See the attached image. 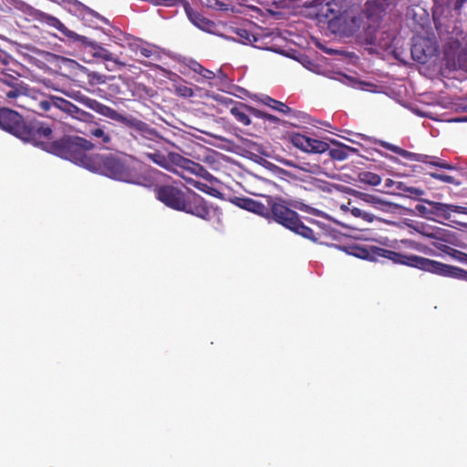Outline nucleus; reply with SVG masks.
<instances>
[{"label": "nucleus", "mask_w": 467, "mask_h": 467, "mask_svg": "<svg viewBox=\"0 0 467 467\" xmlns=\"http://www.w3.org/2000/svg\"><path fill=\"white\" fill-rule=\"evenodd\" d=\"M446 249L450 250V252H447L452 258H454L457 261L467 263V254H464L461 251L450 248L448 246H444Z\"/></svg>", "instance_id": "c9c22d12"}, {"label": "nucleus", "mask_w": 467, "mask_h": 467, "mask_svg": "<svg viewBox=\"0 0 467 467\" xmlns=\"http://www.w3.org/2000/svg\"><path fill=\"white\" fill-rule=\"evenodd\" d=\"M409 227L420 235L434 240L435 242H432V244L441 250L442 248L438 242H450L451 237L452 236V233L446 229L435 227L423 223L409 224ZM443 251L445 250L443 249Z\"/></svg>", "instance_id": "f8f14e48"}, {"label": "nucleus", "mask_w": 467, "mask_h": 467, "mask_svg": "<svg viewBox=\"0 0 467 467\" xmlns=\"http://www.w3.org/2000/svg\"><path fill=\"white\" fill-rule=\"evenodd\" d=\"M358 197L363 202L368 204L379 214H399L403 207L398 203L390 202L389 200L376 194L366 192H358Z\"/></svg>", "instance_id": "9d476101"}, {"label": "nucleus", "mask_w": 467, "mask_h": 467, "mask_svg": "<svg viewBox=\"0 0 467 467\" xmlns=\"http://www.w3.org/2000/svg\"><path fill=\"white\" fill-rule=\"evenodd\" d=\"M52 133L47 138L42 139L45 142L37 143L45 150L57 155L63 159L68 160L77 165L82 166L87 170L95 168L93 166L95 155L89 156L87 150L94 147V143L78 136H65L59 140L51 141Z\"/></svg>", "instance_id": "7ed1b4c3"}, {"label": "nucleus", "mask_w": 467, "mask_h": 467, "mask_svg": "<svg viewBox=\"0 0 467 467\" xmlns=\"http://www.w3.org/2000/svg\"><path fill=\"white\" fill-rule=\"evenodd\" d=\"M447 220H451V214L453 213H462V214H467V207H464V206H460V205H454V204H448L447 203Z\"/></svg>", "instance_id": "473e14b6"}, {"label": "nucleus", "mask_w": 467, "mask_h": 467, "mask_svg": "<svg viewBox=\"0 0 467 467\" xmlns=\"http://www.w3.org/2000/svg\"><path fill=\"white\" fill-rule=\"evenodd\" d=\"M350 213L353 216L355 217H358V218H360V216L363 214L364 213V210L360 209V208H357V207H353L351 208L350 210Z\"/></svg>", "instance_id": "8fccbe9b"}, {"label": "nucleus", "mask_w": 467, "mask_h": 467, "mask_svg": "<svg viewBox=\"0 0 467 467\" xmlns=\"http://www.w3.org/2000/svg\"><path fill=\"white\" fill-rule=\"evenodd\" d=\"M84 46L90 47L93 49V56L95 57L102 58L106 61H113L116 64L120 66H124L125 64L120 62L117 57H114L112 53H110L106 48L102 47L100 45L89 40L86 37V41H78Z\"/></svg>", "instance_id": "6ab92c4d"}, {"label": "nucleus", "mask_w": 467, "mask_h": 467, "mask_svg": "<svg viewBox=\"0 0 467 467\" xmlns=\"http://www.w3.org/2000/svg\"><path fill=\"white\" fill-rule=\"evenodd\" d=\"M435 51V47L431 45L428 40L423 39L413 44L411 56L414 60L424 64L428 61V57L434 55Z\"/></svg>", "instance_id": "2eb2a0df"}, {"label": "nucleus", "mask_w": 467, "mask_h": 467, "mask_svg": "<svg viewBox=\"0 0 467 467\" xmlns=\"http://www.w3.org/2000/svg\"><path fill=\"white\" fill-rule=\"evenodd\" d=\"M77 99L88 109L112 120L118 121L129 128L133 129L135 132L145 139L156 140L160 138L158 132L154 129L150 127L147 123L132 116L120 114L114 109L84 95L78 96Z\"/></svg>", "instance_id": "1a4fd4ad"}, {"label": "nucleus", "mask_w": 467, "mask_h": 467, "mask_svg": "<svg viewBox=\"0 0 467 467\" xmlns=\"http://www.w3.org/2000/svg\"><path fill=\"white\" fill-rule=\"evenodd\" d=\"M406 190L407 196L411 198H418L424 194V191L420 188L408 186Z\"/></svg>", "instance_id": "4c0bfd02"}, {"label": "nucleus", "mask_w": 467, "mask_h": 467, "mask_svg": "<svg viewBox=\"0 0 467 467\" xmlns=\"http://www.w3.org/2000/svg\"><path fill=\"white\" fill-rule=\"evenodd\" d=\"M230 113L243 125L248 126L251 124L248 105L242 102H236L230 109Z\"/></svg>", "instance_id": "b1692460"}, {"label": "nucleus", "mask_w": 467, "mask_h": 467, "mask_svg": "<svg viewBox=\"0 0 467 467\" xmlns=\"http://www.w3.org/2000/svg\"><path fill=\"white\" fill-rule=\"evenodd\" d=\"M401 243L404 244L408 247L420 251L419 244L414 241L406 239V240H401Z\"/></svg>", "instance_id": "de8ad7c7"}, {"label": "nucleus", "mask_w": 467, "mask_h": 467, "mask_svg": "<svg viewBox=\"0 0 467 467\" xmlns=\"http://www.w3.org/2000/svg\"><path fill=\"white\" fill-rule=\"evenodd\" d=\"M291 141L295 147L306 152L323 153L329 150L327 142L299 133L294 134L291 137Z\"/></svg>", "instance_id": "ddd939ff"}, {"label": "nucleus", "mask_w": 467, "mask_h": 467, "mask_svg": "<svg viewBox=\"0 0 467 467\" xmlns=\"http://www.w3.org/2000/svg\"><path fill=\"white\" fill-rule=\"evenodd\" d=\"M369 258L371 260L385 258L395 264L415 267L445 277L467 281L466 270L415 254H400L385 248L374 247Z\"/></svg>", "instance_id": "f03ea898"}, {"label": "nucleus", "mask_w": 467, "mask_h": 467, "mask_svg": "<svg viewBox=\"0 0 467 467\" xmlns=\"http://www.w3.org/2000/svg\"><path fill=\"white\" fill-rule=\"evenodd\" d=\"M335 79H337L346 85H353V83H354L352 78H350L347 75L341 74V73L337 74V77L335 78Z\"/></svg>", "instance_id": "a19ab883"}, {"label": "nucleus", "mask_w": 467, "mask_h": 467, "mask_svg": "<svg viewBox=\"0 0 467 467\" xmlns=\"http://www.w3.org/2000/svg\"><path fill=\"white\" fill-rule=\"evenodd\" d=\"M2 57H3V53H2V51L0 50V60L2 59Z\"/></svg>", "instance_id": "4d7b16f0"}, {"label": "nucleus", "mask_w": 467, "mask_h": 467, "mask_svg": "<svg viewBox=\"0 0 467 467\" xmlns=\"http://www.w3.org/2000/svg\"><path fill=\"white\" fill-rule=\"evenodd\" d=\"M88 78L90 79V81H95L99 84H103L106 82V77L98 72H90L88 74Z\"/></svg>", "instance_id": "ea45409f"}, {"label": "nucleus", "mask_w": 467, "mask_h": 467, "mask_svg": "<svg viewBox=\"0 0 467 467\" xmlns=\"http://www.w3.org/2000/svg\"><path fill=\"white\" fill-rule=\"evenodd\" d=\"M174 91L178 96L183 98H191L194 95L192 88L184 83L174 84Z\"/></svg>", "instance_id": "7c9ffc66"}, {"label": "nucleus", "mask_w": 467, "mask_h": 467, "mask_svg": "<svg viewBox=\"0 0 467 467\" xmlns=\"http://www.w3.org/2000/svg\"><path fill=\"white\" fill-rule=\"evenodd\" d=\"M59 111L67 113L68 115L84 121H88L92 117L89 113L80 109L73 103L61 98L58 101Z\"/></svg>", "instance_id": "aec40b11"}, {"label": "nucleus", "mask_w": 467, "mask_h": 467, "mask_svg": "<svg viewBox=\"0 0 467 467\" xmlns=\"http://www.w3.org/2000/svg\"><path fill=\"white\" fill-rule=\"evenodd\" d=\"M467 0H457L455 3V9H460Z\"/></svg>", "instance_id": "864d4df0"}, {"label": "nucleus", "mask_w": 467, "mask_h": 467, "mask_svg": "<svg viewBox=\"0 0 467 467\" xmlns=\"http://www.w3.org/2000/svg\"><path fill=\"white\" fill-rule=\"evenodd\" d=\"M431 176L439 181H441L443 182L451 183V184H455V185L460 184V182H457L454 177L450 176V175L433 172V173H431Z\"/></svg>", "instance_id": "f704fd0d"}, {"label": "nucleus", "mask_w": 467, "mask_h": 467, "mask_svg": "<svg viewBox=\"0 0 467 467\" xmlns=\"http://www.w3.org/2000/svg\"><path fill=\"white\" fill-rule=\"evenodd\" d=\"M421 202L424 203H419L415 206V210L420 216L438 223L447 220V203L429 200H421Z\"/></svg>", "instance_id": "9b49d317"}, {"label": "nucleus", "mask_w": 467, "mask_h": 467, "mask_svg": "<svg viewBox=\"0 0 467 467\" xmlns=\"http://www.w3.org/2000/svg\"><path fill=\"white\" fill-rule=\"evenodd\" d=\"M331 143L336 147L328 150L329 156L336 161H344L348 159L351 153L358 151L357 149L347 146L336 140H331Z\"/></svg>", "instance_id": "4be33fe9"}, {"label": "nucleus", "mask_w": 467, "mask_h": 467, "mask_svg": "<svg viewBox=\"0 0 467 467\" xmlns=\"http://www.w3.org/2000/svg\"><path fill=\"white\" fill-rule=\"evenodd\" d=\"M396 182H395V181H393V180H391V179H387V180L385 181V187H386V188L393 187V186H395V183H396Z\"/></svg>", "instance_id": "603ef678"}, {"label": "nucleus", "mask_w": 467, "mask_h": 467, "mask_svg": "<svg viewBox=\"0 0 467 467\" xmlns=\"http://www.w3.org/2000/svg\"><path fill=\"white\" fill-rule=\"evenodd\" d=\"M185 181H186L189 184L192 185L193 187H195V188H197V189H199V190H201V191H204V188H203V187H205V185H204L203 183H202V182H197V181H195V180H193V179H191V178H185Z\"/></svg>", "instance_id": "49530a36"}, {"label": "nucleus", "mask_w": 467, "mask_h": 467, "mask_svg": "<svg viewBox=\"0 0 467 467\" xmlns=\"http://www.w3.org/2000/svg\"><path fill=\"white\" fill-rule=\"evenodd\" d=\"M61 98L58 97H51L47 99H43L36 103V109H32V110H40L42 114H46L47 117L56 119L58 117V101H60ZM31 109V108H28Z\"/></svg>", "instance_id": "a211bd4d"}, {"label": "nucleus", "mask_w": 467, "mask_h": 467, "mask_svg": "<svg viewBox=\"0 0 467 467\" xmlns=\"http://www.w3.org/2000/svg\"><path fill=\"white\" fill-rule=\"evenodd\" d=\"M264 119L268 120L269 122H271L273 124H277L280 121V119L277 117L268 114L266 112H265V117Z\"/></svg>", "instance_id": "09e8293b"}, {"label": "nucleus", "mask_w": 467, "mask_h": 467, "mask_svg": "<svg viewBox=\"0 0 467 467\" xmlns=\"http://www.w3.org/2000/svg\"><path fill=\"white\" fill-rule=\"evenodd\" d=\"M183 167L190 172L203 178L208 182H213L214 180V177L199 163L185 160Z\"/></svg>", "instance_id": "a878e982"}, {"label": "nucleus", "mask_w": 467, "mask_h": 467, "mask_svg": "<svg viewBox=\"0 0 467 467\" xmlns=\"http://www.w3.org/2000/svg\"><path fill=\"white\" fill-rule=\"evenodd\" d=\"M266 203L269 210L266 218L274 220L286 229L313 242H317L319 234L306 226L299 219L296 212L289 208L286 202L280 198L266 196Z\"/></svg>", "instance_id": "0eeeda50"}, {"label": "nucleus", "mask_w": 467, "mask_h": 467, "mask_svg": "<svg viewBox=\"0 0 467 467\" xmlns=\"http://www.w3.org/2000/svg\"><path fill=\"white\" fill-rule=\"evenodd\" d=\"M5 97L9 102H15L16 105L23 108H26L25 101L28 100V97L26 94V88L23 87H11L5 91Z\"/></svg>", "instance_id": "393cba45"}, {"label": "nucleus", "mask_w": 467, "mask_h": 467, "mask_svg": "<svg viewBox=\"0 0 467 467\" xmlns=\"http://www.w3.org/2000/svg\"><path fill=\"white\" fill-rule=\"evenodd\" d=\"M185 12L189 20L198 28L209 31L213 23L201 15L198 11L192 9L189 5L185 6Z\"/></svg>", "instance_id": "412c9836"}, {"label": "nucleus", "mask_w": 467, "mask_h": 467, "mask_svg": "<svg viewBox=\"0 0 467 467\" xmlns=\"http://www.w3.org/2000/svg\"><path fill=\"white\" fill-rule=\"evenodd\" d=\"M224 103L233 102L232 99H225L223 100Z\"/></svg>", "instance_id": "6e6d98bb"}, {"label": "nucleus", "mask_w": 467, "mask_h": 467, "mask_svg": "<svg viewBox=\"0 0 467 467\" xmlns=\"http://www.w3.org/2000/svg\"><path fill=\"white\" fill-rule=\"evenodd\" d=\"M149 158L161 167H166L168 164V161L166 160L165 156L160 153H150L149 154Z\"/></svg>", "instance_id": "e433bc0d"}, {"label": "nucleus", "mask_w": 467, "mask_h": 467, "mask_svg": "<svg viewBox=\"0 0 467 467\" xmlns=\"http://www.w3.org/2000/svg\"><path fill=\"white\" fill-rule=\"evenodd\" d=\"M360 218L363 219L364 221L368 222V223H372L375 220H379V221H383V222L389 223L388 221H386L384 219H381L379 215L374 214V213H369V212H366V211H364V213L360 216Z\"/></svg>", "instance_id": "58836bf2"}, {"label": "nucleus", "mask_w": 467, "mask_h": 467, "mask_svg": "<svg viewBox=\"0 0 467 467\" xmlns=\"http://www.w3.org/2000/svg\"><path fill=\"white\" fill-rule=\"evenodd\" d=\"M428 164H431L432 166L440 167L446 170H455L456 168L451 164H448L442 161H441L437 157L430 156V159L428 160Z\"/></svg>", "instance_id": "72a5a7b5"}, {"label": "nucleus", "mask_w": 467, "mask_h": 467, "mask_svg": "<svg viewBox=\"0 0 467 467\" xmlns=\"http://www.w3.org/2000/svg\"><path fill=\"white\" fill-rule=\"evenodd\" d=\"M364 17H366V13L359 14L358 16H350L348 15L344 17H341L338 22L341 25V31L345 35H353L357 33L360 27L361 24L364 23Z\"/></svg>", "instance_id": "f3484780"}, {"label": "nucleus", "mask_w": 467, "mask_h": 467, "mask_svg": "<svg viewBox=\"0 0 467 467\" xmlns=\"http://www.w3.org/2000/svg\"><path fill=\"white\" fill-rule=\"evenodd\" d=\"M407 187H408V186H407L404 182H397L395 183V188H396V190L401 191V192H405V193H406V192H407V190H406V189H407Z\"/></svg>", "instance_id": "3c124183"}, {"label": "nucleus", "mask_w": 467, "mask_h": 467, "mask_svg": "<svg viewBox=\"0 0 467 467\" xmlns=\"http://www.w3.org/2000/svg\"><path fill=\"white\" fill-rule=\"evenodd\" d=\"M198 74L200 76H202L203 78L209 79V80L214 78V77H215V74L213 71H211L203 67H202L201 71Z\"/></svg>", "instance_id": "37998d69"}, {"label": "nucleus", "mask_w": 467, "mask_h": 467, "mask_svg": "<svg viewBox=\"0 0 467 467\" xmlns=\"http://www.w3.org/2000/svg\"><path fill=\"white\" fill-rule=\"evenodd\" d=\"M369 258L371 260L385 258L395 264L415 267L445 277L467 281L466 270L415 254H400L385 248L374 247Z\"/></svg>", "instance_id": "f257e3e1"}, {"label": "nucleus", "mask_w": 467, "mask_h": 467, "mask_svg": "<svg viewBox=\"0 0 467 467\" xmlns=\"http://www.w3.org/2000/svg\"><path fill=\"white\" fill-rule=\"evenodd\" d=\"M239 206L247 211L262 215L264 217L268 216L269 213L267 204L265 205L250 198L240 199Z\"/></svg>", "instance_id": "5701e85b"}, {"label": "nucleus", "mask_w": 467, "mask_h": 467, "mask_svg": "<svg viewBox=\"0 0 467 467\" xmlns=\"http://www.w3.org/2000/svg\"><path fill=\"white\" fill-rule=\"evenodd\" d=\"M258 101L261 102L262 104L269 107L270 109L279 111V112H282L284 114H289L291 111V109L288 106H286L285 103L275 100L266 95H262L261 97H259Z\"/></svg>", "instance_id": "cd10ccee"}, {"label": "nucleus", "mask_w": 467, "mask_h": 467, "mask_svg": "<svg viewBox=\"0 0 467 467\" xmlns=\"http://www.w3.org/2000/svg\"><path fill=\"white\" fill-rule=\"evenodd\" d=\"M187 66L191 70H192L195 73H199L202 67V66L195 60H190Z\"/></svg>", "instance_id": "c03bdc74"}, {"label": "nucleus", "mask_w": 467, "mask_h": 467, "mask_svg": "<svg viewBox=\"0 0 467 467\" xmlns=\"http://www.w3.org/2000/svg\"><path fill=\"white\" fill-rule=\"evenodd\" d=\"M313 223L317 225L319 228L323 229V223H319V222H317V221H313Z\"/></svg>", "instance_id": "5fc2aeb1"}, {"label": "nucleus", "mask_w": 467, "mask_h": 467, "mask_svg": "<svg viewBox=\"0 0 467 467\" xmlns=\"http://www.w3.org/2000/svg\"><path fill=\"white\" fill-rule=\"evenodd\" d=\"M132 47H133V50L137 54H140V56H142L144 57H150L153 54L151 47L149 46L134 44Z\"/></svg>", "instance_id": "2f4dec72"}, {"label": "nucleus", "mask_w": 467, "mask_h": 467, "mask_svg": "<svg viewBox=\"0 0 467 467\" xmlns=\"http://www.w3.org/2000/svg\"><path fill=\"white\" fill-rule=\"evenodd\" d=\"M385 12L384 4L379 0H368L366 3L368 26L364 28V41L383 50L391 47L395 33L385 27L377 28Z\"/></svg>", "instance_id": "6e6552de"}, {"label": "nucleus", "mask_w": 467, "mask_h": 467, "mask_svg": "<svg viewBox=\"0 0 467 467\" xmlns=\"http://www.w3.org/2000/svg\"><path fill=\"white\" fill-rule=\"evenodd\" d=\"M300 169L305 171H308V172H311V173H316L318 171L319 166H317L316 164L311 165L309 163H306L304 166L300 167Z\"/></svg>", "instance_id": "a18cd8bd"}, {"label": "nucleus", "mask_w": 467, "mask_h": 467, "mask_svg": "<svg viewBox=\"0 0 467 467\" xmlns=\"http://www.w3.org/2000/svg\"><path fill=\"white\" fill-rule=\"evenodd\" d=\"M38 18L42 22L46 23L47 26L57 28L65 36L73 41H86V36H80L76 32L68 29L64 24L61 23L59 19H57L55 16L40 12L38 15Z\"/></svg>", "instance_id": "4468645a"}, {"label": "nucleus", "mask_w": 467, "mask_h": 467, "mask_svg": "<svg viewBox=\"0 0 467 467\" xmlns=\"http://www.w3.org/2000/svg\"><path fill=\"white\" fill-rule=\"evenodd\" d=\"M158 200L165 205L178 211L191 213L203 220L211 219V209L202 197L192 191L182 190L166 185L156 190Z\"/></svg>", "instance_id": "20e7f679"}, {"label": "nucleus", "mask_w": 467, "mask_h": 467, "mask_svg": "<svg viewBox=\"0 0 467 467\" xmlns=\"http://www.w3.org/2000/svg\"><path fill=\"white\" fill-rule=\"evenodd\" d=\"M358 181L370 186H378L381 182V177L371 171H362L358 173Z\"/></svg>", "instance_id": "c85d7f7f"}, {"label": "nucleus", "mask_w": 467, "mask_h": 467, "mask_svg": "<svg viewBox=\"0 0 467 467\" xmlns=\"http://www.w3.org/2000/svg\"><path fill=\"white\" fill-rule=\"evenodd\" d=\"M0 128L36 146L45 142L42 139H47L52 132L48 126L39 122L26 124L17 112L5 108L0 109Z\"/></svg>", "instance_id": "39448f33"}, {"label": "nucleus", "mask_w": 467, "mask_h": 467, "mask_svg": "<svg viewBox=\"0 0 467 467\" xmlns=\"http://www.w3.org/2000/svg\"><path fill=\"white\" fill-rule=\"evenodd\" d=\"M88 134L102 148H109L108 145L111 141V137L108 132H106L104 128L93 127L89 129Z\"/></svg>", "instance_id": "bb28decb"}, {"label": "nucleus", "mask_w": 467, "mask_h": 467, "mask_svg": "<svg viewBox=\"0 0 467 467\" xmlns=\"http://www.w3.org/2000/svg\"><path fill=\"white\" fill-rule=\"evenodd\" d=\"M93 164L95 168H91V171L129 183H141L140 164L130 158L95 155Z\"/></svg>", "instance_id": "423d86ee"}, {"label": "nucleus", "mask_w": 467, "mask_h": 467, "mask_svg": "<svg viewBox=\"0 0 467 467\" xmlns=\"http://www.w3.org/2000/svg\"><path fill=\"white\" fill-rule=\"evenodd\" d=\"M235 33L239 37V41L243 44H252L257 41V37L247 29L237 28Z\"/></svg>", "instance_id": "c756f323"}, {"label": "nucleus", "mask_w": 467, "mask_h": 467, "mask_svg": "<svg viewBox=\"0 0 467 467\" xmlns=\"http://www.w3.org/2000/svg\"><path fill=\"white\" fill-rule=\"evenodd\" d=\"M375 143L382 146L383 148H385V149H387V150H390V151H392L409 161H420V162L425 163V162H428V160L430 159L429 155L410 152V151L403 150L394 144L389 143L387 141L376 140Z\"/></svg>", "instance_id": "dca6fc26"}, {"label": "nucleus", "mask_w": 467, "mask_h": 467, "mask_svg": "<svg viewBox=\"0 0 467 467\" xmlns=\"http://www.w3.org/2000/svg\"><path fill=\"white\" fill-rule=\"evenodd\" d=\"M248 110H249V115H252L255 118L264 119L265 117V112H264L260 109H254L251 106H248Z\"/></svg>", "instance_id": "79ce46f5"}]
</instances>
